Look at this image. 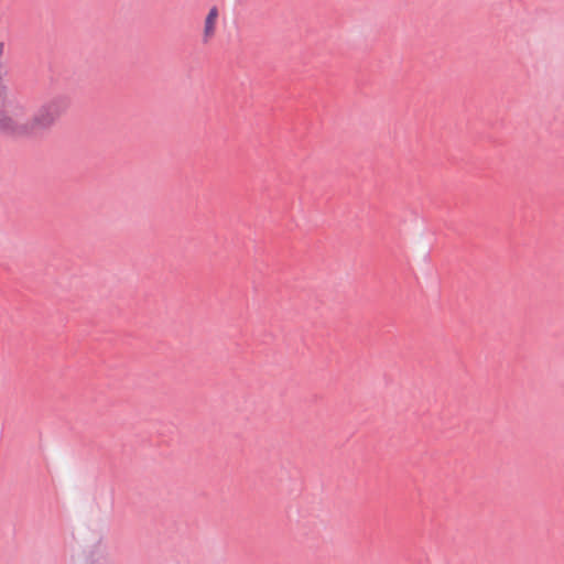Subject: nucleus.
Returning a JSON list of instances; mask_svg holds the SVG:
<instances>
[{
	"label": "nucleus",
	"instance_id": "nucleus-3",
	"mask_svg": "<svg viewBox=\"0 0 564 564\" xmlns=\"http://www.w3.org/2000/svg\"><path fill=\"white\" fill-rule=\"evenodd\" d=\"M217 18H218V9L216 7H213L209 10V12L205 19V28H204V41L205 42H207V40L214 35Z\"/></svg>",
	"mask_w": 564,
	"mask_h": 564
},
{
	"label": "nucleus",
	"instance_id": "nucleus-1",
	"mask_svg": "<svg viewBox=\"0 0 564 564\" xmlns=\"http://www.w3.org/2000/svg\"><path fill=\"white\" fill-rule=\"evenodd\" d=\"M0 132L25 137L29 135L28 109L18 102H0Z\"/></svg>",
	"mask_w": 564,
	"mask_h": 564
},
{
	"label": "nucleus",
	"instance_id": "nucleus-2",
	"mask_svg": "<svg viewBox=\"0 0 564 564\" xmlns=\"http://www.w3.org/2000/svg\"><path fill=\"white\" fill-rule=\"evenodd\" d=\"M62 115V106L51 101L42 105L32 116L28 115L29 135H36L50 129Z\"/></svg>",
	"mask_w": 564,
	"mask_h": 564
}]
</instances>
